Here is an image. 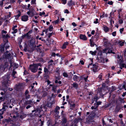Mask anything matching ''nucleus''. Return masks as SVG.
Instances as JSON below:
<instances>
[{"label": "nucleus", "instance_id": "nucleus-1", "mask_svg": "<svg viewBox=\"0 0 126 126\" xmlns=\"http://www.w3.org/2000/svg\"><path fill=\"white\" fill-rule=\"evenodd\" d=\"M10 78L9 75H5L3 77V79L1 81L2 87H8L11 84V81L9 80Z\"/></svg>", "mask_w": 126, "mask_h": 126}, {"label": "nucleus", "instance_id": "nucleus-2", "mask_svg": "<svg viewBox=\"0 0 126 126\" xmlns=\"http://www.w3.org/2000/svg\"><path fill=\"white\" fill-rule=\"evenodd\" d=\"M42 66L40 63H33L32 64L30 65L29 69L32 72L35 73L37 71L39 66L41 67Z\"/></svg>", "mask_w": 126, "mask_h": 126}, {"label": "nucleus", "instance_id": "nucleus-3", "mask_svg": "<svg viewBox=\"0 0 126 126\" xmlns=\"http://www.w3.org/2000/svg\"><path fill=\"white\" fill-rule=\"evenodd\" d=\"M10 47L9 45H7L3 43L0 45V53H2L5 52V48L6 50L8 49Z\"/></svg>", "mask_w": 126, "mask_h": 126}, {"label": "nucleus", "instance_id": "nucleus-4", "mask_svg": "<svg viewBox=\"0 0 126 126\" xmlns=\"http://www.w3.org/2000/svg\"><path fill=\"white\" fill-rule=\"evenodd\" d=\"M110 74L109 73L106 75V77H108V78L106 79L104 83H103L102 87H108V86H110V82L109 81V78H110Z\"/></svg>", "mask_w": 126, "mask_h": 126}, {"label": "nucleus", "instance_id": "nucleus-5", "mask_svg": "<svg viewBox=\"0 0 126 126\" xmlns=\"http://www.w3.org/2000/svg\"><path fill=\"white\" fill-rule=\"evenodd\" d=\"M31 9H30L29 8H28V9L29 11L27 12V14L29 16L31 15L30 14L31 13L32 14L31 16V17H32L35 15V14H34V11L35 12V11L33 7H32V8L31 7Z\"/></svg>", "mask_w": 126, "mask_h": 126}, {"label": "nucleus", "instance_id": "nucleus-6", "mask_svg": "<svg viewBox=\"0 0 126 126\" xmlns=\"http://www.w3.org/2000/svg\"><path fill=\"white\" fill-rule=\"evenodd\" d=\"M43 75V76L44 79L46 80H48L49 78V75L50 74V71L45 72Z\"/></svg>", "mask_w": 126, "mask_h": 126}, {"label": "nucleus", "instance_id": "nucleus-7", "mask_svg": "<svg viewBox=\"0 0 126 126\" xmlns=\"http://www.w3.org/2000/svg\"><path fill=\"white\" fill-rule=\"evenodd\" d=\"M3 43L7 45H9V44L8 41V38L5 37V34H2Z\"/></svg>", "mask_w": 126, "mask_h": 126}, {"label": "nucleus", "instance_id": "nucleus-8", "mask_svg": "<svg viewBox=\"0 0 126 126\" xmlns=\"http://www.w3.org/2000/svg\"><path fill=\"white\" fill-rule=\"evenodd\" d=\"M21 19L22 21H26L28 20V16L27 15H24L21 16Z\"/></svg>", "mask_w": 126, "mask_h": 126}, {"label": "nucleus", "instance_id": "nucleus-9", "mask_svg": "<svg viewBox=\"0 0 126 126\" xmlns=\"http://www.w3.org/2000/svg\"><path fill=\"white\" fill-rule=\"evenodd\" d=\"M55 100L53 99L51 102H48L46 105V106L48 107L51 108L52 107L53 104L55 103Z\"/></svg>", "mask_w": 126, "mask_h": 126}, {"label": "nucleus", "instance_id": "nucleus-10", "mask_svg": "<svg viewBox=\"0 0 126 126\" xmlns=\"http://www.w3.org/2000/svg\"><path fill=\"white\" fill-rule=\"evenodd\" d=\"M93 71L94 72L98 71L99 69H98V66L95 64H93Z\"/></svg>", "mask_w": 126, "mask_h": 126}, {"label": "nucleus", "instance_id": "nucleus-11", "mask_svg": "<svg viewBox=\"0 0 126 126\" xmlns=\"http://www.w3.org/2000/svg\"><path fill=\"white\" fill-rule=\"evenodd\" d=\"M3 57L4 59H9L11 57V54L9 53L8 54H6L5 53L3 55Z\"/></svg>", "mask_w": 126, "mask_h": 126}, {"label": "nucleus", "instance_id": "nucleus-12", "mask_svg": "<svg viewBox=\"0 0 126 126\" xmlns=\"http://www.w3.org/2000/svg\"><path fill=\"white\" fill-rule=\"evenodd\" d=\"M67 4L69 7L73 6L75 5V2L73 1L72 0H70L68 1L67 2Z\"/></svg>", "mask_w": 126, "mask_h": 126}, {"label": "nucleus", "instance_id": "nucleus-13", "mask_svg": "<svg viewBox=\"0 0 126 126\" xmlns=\"http://www.w3.org/2000/svg\"><path fill=\"white\" fill-rule=\"evenodd\" d=\"M79 37L80 39L84 41H86L87 40V38L85 35L80 34Z\"/></svg>", "mask_w": 126, "mask_h": 126}, {"label": "nucleus", "instance_id": "nucleus-14", "mask_svg": "<svg viewBox=\"0 0 126 126\" xmlns=\"http://www.w3.org/2000/svg\"><path fill=\"white\" fill-rule=\"evenodd\" d=\"M35 39L32 38L30 40V45L31 46L33 47L34 45L35 44Z\"/></svg>", "mask_w": 126, "mask_h": 126}, {"label": "nucleus", "instance_id": "nucleus-15", "mask_svg": "<svg viewBox=\"0 0 126 126\" xmlns=\"http://www.w3.org/2000/svg\"><path fill=\"white\" fill-rule=\"evenodd\" d=\"M41 111H40V110H36L34 113V115L35 116L37 115L39 117H41Z\"/></svg>", "mask_w": 126, "mask_h": 126}, {"label": "nucleus", "instance_id": "nucleus-16", "mask_svg": "<svg viewBox=\"0 0 126 126\" xmlns=\"http://www.w3.org/2000/svg\"><path fill=\"white\" fill-rule=\"evenodd\" d=\"M17 12L18 13V15L14 16L15 17L16 20H17L18 19L19 17L20 16L21 14V13L20 11L18 10Z\"/></svg>", "mask_w": 126, "mask_h": 126}, {"label": "nucleus", "instance_id": "nucleus-17", "mask_svg": "<svg viewBox=\"0 0 126 126\" xmlns=\"http://www.w3.org/2000/svg\"><path fill=\"white\" fill-rule=\"evenodd\" d=\"M68 42H64L63 44V45L62 47V49H64L66 47V46L68 45Z\"/></svg>", "mask_w": 126, "mask_h": 126}, {"label": "nucleus", "instance_id": "nucleus-18", "mask_svg": "<svg viewBox=\"0 0 126 126\" xmlns=\"http://www.w3.org/2000/svg\"><path fill=\"white\" fill-rule=\"evenodd\" d=\"M108 51L107 53V54L112 53L113 54H115V53L114 52H113V51L111 48L108 47Z\"/></svg>", "mask_w": 126, "mask_h": 126}, {"label": "nucleus", "instance_id": "nucleus-19", "mask_svg": "<svg viewBox=\"0 0 126 126\" xmlns=\"http://www.w3.org/2000/svg\"><path fill=\"white\" fill-rule=\"evenodd\" d=\"M16 74H17V73L14 70L13 71L11 74V75L12 77L14 78V79H15L16 78V76H15V75Z\"/></svg>", "mask_w": 126, "mask_h": 126}, {"label": "nucleus", "instance_id": "nucleus-20", "mask_svg": "<svg viewBox=\"0 0 126 126\" xmlns=\"http://www.w3.org/2000/svg\"><path fill=\"white\" fill-rule=\"evenodd\" d=\"M32 101L31 100H27L25 101V102L24 103V105H27L28 104H31Z\"/></svg>", "mask_w": 126, "mask_h": 126}, {"label": "nucleus", "instance_id": "nucleus-21", "mask_svg": "<svg viewBox=\"0 0 126 126\" xmlns=\"http://www.w3.org/2000/svg\"><path fill=\"white\" fill-rule=\"evenodd\" d=\"M103 29L104 31L105 32H108L109 30V28L106 26H104L103 27Z\"/></svg>", "mask_w": 126, "mask_h": 126}, {"label": "nucleus", "instance_id": "nucleus-22", "mask_svg": "<svg viewBox=\"0 0 126 126\" xmlns=\"http://www.w3.org/2000/svg\"><path fill=\"white\" fill-rule=\"evenodd\" d=\"M60 108L59 107L57 106L55 109L54 111L56 114H58L59 113L58 110H60Z\"/></svg>", "mask_w": 126, "mask_h": 126}, {"label": "nucleus", "instance_id": "nucleus-23", "mask_svg": "<svg viewBox=\"0 0 126 126\" xmlns=\"http://www.w3.org/2000/svg\"><path fill=\"white\" fill-rule=\"evenodd\" d=\"M104 46L105 47H107L108 45L110 44L109 43H108V40L104 41Z\"/></svg>", "mask_w": 126, "mask_h": 126}, {"label": "nucleus", "instance_id": "nucleus-24", "mask_svg": "<svg viewBox=\"0 0 126 126\" xmlns=\"http://www.w3.org/2000/svg\"><path fill=\"white\" fill-rule=\"evenodd\" d=\"M90 46L91 47H94L95 44L94 43L93 41L91 39H90Z\"/></svg>", "mask_w": 126, "mask_h": 126}, {"label": "nucleus", "instance_id": "nucleus-25", "mask_svg": "<svg viewBox=\"0 0 126 126\" xmlns=\"http://www.w3.org/2000/svg\"><path fill=\"white\" fill-rule=\"evenodd\" d=\"M89 53L90 54L92 55H96V51H90Z\"/></svg>", "mask_w": 126, "mask_h": 126}, {"label": "nucleus", "instance_id": "nucleus-26", "mask_svg": "<svg viewBox=\"0 0 126 126\" xmlns=\"http://www.w3.org/2000/svg\"><path fill=\"white\" fill-rule=\"evenodd\" d=\"M79 78V77L76 75H74L73 77V79L74 81H77V79Z\"/></svg>", "mask_w": 126, "mask_h": 126}, {"label": "nucleus", "instance_id": "nucleus-27", "mask_svg": "<svg viewBox=\"0 0 126 126\" xmlns=\"http://www.w3.org/2000/svg\"><path fill=\"white\" fill-rule=\"evenodd\" d=\"M25 35L27 38L28 39H29L31 38V35H29L28 32L25 34Z\"/></svg>", "mask_w": 126, "mask_h": 126}, {"label": "nucleus", "instance_id": "nucleus-28", "mask_svg": "<svg viewBox=\"0 0 126 126\" xmlns=\"http://www.w3.org/2000/svg\"><path fill=\"white\" fill-rule=\"evenodd\" d=\"M53 26L52 25H50L49 27L48 30L50 32H51L52 31L53 29Z\"/></svg>", "mask_w": 126, "mask_h": 126}, {"label": "nucleus", "instance_id": "nucleus-29", "mask_svg": "<svg viewBox=\"0 0 126 126\" xmlns=\"http://www.w3.org/2000/svg\"><path fill=\"white\" fill-rule=\"evenodd\" d=\"M107 47L105 48V49H102V51L103 53H106L107 54V50L108 49V47Z\"/></svg>", "mask_w": 126, "mask_h": 126}, {"label": "nucleus", "instance_id": "nucleus-30", "mask_svg": "<svg viewBox=\"0 0 126 126\" xmlns=\"http://www.w3.org/2000/svg\"><path fill=\"white\" fill-rule=\"evenodd\" d=\"M8 66V63L5 62L4 63V64L3 65V67L4 68H7Z\"/></svg>", "mask_w": 126, "mask_h": 126}, {"label": "nucleus", "instance_id": "nucleus-31", "mask_svg": "<svg viewBox=\"0 0 126 126\" xmlns=\"http://www.w3.org/2000/svg\"><path fill=\"white\" fill-rule=\"evenodd\" d=\"M98 97L97 96H95L93 99H92V100L94 101H95V102H97V101L98 100Z\"/></svg>", "mask_w": 126, "mask_h": 126}, {"label": "nucleus", "instance_id": "nucleus-32", "mask_svg": "<svg viewBox=\"0 0 126 126\" xmlns=\"http://www.w3.org/2000/svg\"><path fill=\"white\" fill-rule=\"evenodd\" d=\"M95 106H92L91 107V109H95L96 110L97 109V108L98 107V106H97L96 104H95Z\"/></svg>", "mask_w": 126, "mask_h": 126}, {"label": "nucleus", "instance_id": "nucleus-33", "mask_svg": "<svg viewBox=\"0 0 126 126\" xmlns=\"http://www.w3.org/2000/svg\"><path fill=\"white\" fill-rule=\"evenodd\" d=\"M102 73H101L100 74L98 77V78L99 79L101 80H102Z\"/></svg>", "mask_w": 126, "mask_h": 126}, {"label": "nucleus", "instance_id": "nucleus-34", "mask_svg": "<svg viewBox=\"0 0 126 126\" xmlns=\"http://www.w3.org/2000/svg\"><path fill=\"white\" fill-rule=\"evenodd\" d=\"M63 75L64 77H67L68 75L66 73L64 72L63 73Z\"/></svg>", "mask_w": 126, "mask_h": 126}, {"label": "nucleus", "instance_id": "nucleus-35", "mask_svg": "<svg viewBox=\"0 0 126 126\" xmlns=\"http://www.w3.org/2000/svg\"><path fill=\"white\" fill-rule=\"evenodd\" d=\"M103 52L101 50H100L98 53V55L101 56L102 55Z\"/></svg>", "mask_w": 126, "mask_h": 126}, {"label": "nucleus", "instance_id": "nucleus-36", "mask_svg": "<svg viewBox=\"0 0 126 126\" xmlns=\"http://www.w3.org/2000/svg\"><path fill=\"white\" fill-rule=\"evenodd\" d=\"M12 30L13 31L12 32V33L13 34H15L17 32V29H14Z\"/></svg>", "mask_w": 126, "mask_h": 126}, {"label": "nucleus", "instance_id": "nucleus-37", "mask_svg": "<svg viewBox=\"0 0 126 126\" xmlns=\"http://www.w3.org/2000/svg\"><path fill=\"white\" fill-rule=\"evenodd\" d=\"M56 56V54L54 52H52L51 54V56L52 57H55Z\"/></svg>", "mask_w": 126, "mask_h": 126}, {"label": "nucleus", "instance_id": "nucleus-38", "mask_svg": "<svg viewBox=\"0 0 126 126\" xmlns=\"http://www.w3.org/2000/svg\"><path fill=\"white\" fill-rule=\"evenodd\" d=\"M62 3L64 4H65L67 3L66 0H61Z\"/></svg>", "mask_w": 126, "mask_h": 126}, {"label": "nucleus", "instance_id": "nucleus-39", "mask_svg": "<svg viewBox=\"0 0 126 126\" xmlns=\"http://www.w3.org/2000/svg\"><path fill=\"white\" fill-rule=\"evenodd\" d=\"M98 19L97 18H96L95 19V21H94V23L95 24H97L98 23Z\"/></svg>", "mask_w": 126, "mask_h": 126}, {"label": "nucleus", "instance_id": "nucleus-40", "mask_svg": "<svg viewBox=\"0 0 126 126\" xmlns=\"http://www.w3.org/2000/svg\"><path fill=\"white\" fill-rule=\"evenodd\" d=\"M56 80L55 82V83H57L58 82V80L59 79V78L57 77H56Z\"/></svg>", "mask_w": 126, "mask_h": 126}, {"label": "nucleus", "instance_id": "nucleus-41", "mask_svg": "<svg viewBox=\"0 0 126 126\" xmlns=\"http://www.w3.org/2000/svg\"><path fill=\"white\" fill-rule=\"evenodd\" d=\"M49 71L48 70V69L47 68L45 67H44V72H47Z\"/></svg>", "mask_w": 126, "mask_h": 126}, {"label": "nucleus", "instance_id": "nucleus-42", "mask_svg": "<svg viewBox=\"0 0 126 126\" xmlns=\"http://www.w3.org/2000/svg\"><path fill=\"white\" fill-rule=\"evenodd\" d=\"M100 59L101 60V62H102V63H104L105 60L104 58L102 57H100Z\"/></svg>", "mask_w": 126, "mask_h": 126}, {"label": "nucleus", "instance_id": "nucleus-43", "mask_svg": "<svg viewBox=\"0 0 126 126\" xmlns=\"http://www.w3.org/2000/svg\"><path fill=\"white\" fill-rule=\"evenodd\" d=\"M67 121L66 119L65 118H64L63 119L62 121V122L64 124L66 123Z\"/></svg>", "mask_w": 126, "mask_h": 126}, {"label": "nucleus", "instance_id": "nucleus-44", "mask_svg": "<svg viewBox=\"0 0 126 126\" xmlns=\"http://www.w3.org/2000/svg\"><path fill=\"white\" fill-rule=\"evenodd\" d=\"M120 45L121 46H123L124 44V42H121V41H120L119 42Z\"/></svg>", "mask_w": 126, "mask_h": 126}, {"label": "nucleus", "instance_id": "nucleus-45", "mask_svg": "<svg viewBox=\"0 0 126 126\" xmlns=\"http://www.w3.org/2000/svg\"><path fill=\"white\" fill-rule=\"evenodd\" d=\"M64 13H65L68 14L70 12L67 9H66L64 10Z\"/></svg>", "mask_w": 126, "mask_h": 126}, {"label": "nucleus", "instance_id": "nucleus-46", "mask_svg": "<svg viewBox=\"0 0 126 126\" xmlns=\"http://www.w3.org/2000/svg\"><path fill=\"white\" fill-rule=\"evenodd\" d=\"M73 87H78V84L76 82H74L73 84Z\"/></svg>", "mask_w": 126, "mask_h": 126}, {"label": "nucleus", "instance_id": "nucleus-47", "mask_svg": "<svg viewBox=\"0 0 126 126\" xmlns=\"http://www.w3.org/2000/svg\"><path fill=\"white\" fill-rule=\"evenodd\" d=\"M124 28H122L120 29V32L121 34H122V32L124 31Z\"/></svg>", "mask_w": 126, "mask_h": 126}, {"label": "nucleus", "instance_id": "nucleus-48", "mask_svg": "<svg viewBox=\"0 0 126 126\" xmlns=\"http://www.w3.org/2000/svg\"><path fill=\"white\" fill-rule=\"evenodd\" d=\"M114 21L112 19H111L110 20V25H111L112 26V24H114Z\"/></svg>", "mask_w": 126, "mask_h": 126}, {"label": "nucleus", "instance_id": "nucleus-49", "mask_svg": "<svg viewBox=\"0 0 126 126\" xmlns=\"http://www.w3.org/2000/svg\"><path fill=\"white\" fill-rule=\"evenodd\" d=\"M107 3L108 4L110 5H112L113 4V2L112 1H109Z\"/></svg>", "mask_w": 126, "mask_h": 126}, {"label": "nucleus", "instance_id": "nucleus-50", "mask_svg": "<svg viewBox=\"0 0 126 126\" xmlns=\"http://www.w3.org/2000/svg\"><path fill=\"white\" fill-rule=\"evenodd\" d=\"M45 13L44 12H43L42 13L40 12L39 13V15L40 16H42L43 15H45Z\"/></svg>", "mask_w": 126, "mask_h": 126}, {"label": "nucleus", "instance_id": "nucleus-51", "mask_svg": "<svg viewBox=\"0 0 126 126\" xmlns=\"http://www.w3.org/2000/svg\"><path fill=\"white\" fill-rule=\"evenodd\" d=\"M53 34V32L51 33H50L48 34V38H50L51 36H52V34Z\"/></svg>", "mask_w": 126, "mask_h": 126}, {"label": "nucleus", "instance_id": "nucleus-52", "mask_svg": "<svg viewBox=\"0 0 126 126\" xmlns=\"http://www.w3.org/2000/svg\"><path fill=\"white\" fill-rule=\"evenodd\" d=\"M88 77V76H87L86 77H84L83 78L85 82H87Z\"/></svg>", "mask_w": 126, "mask_h": 126}, {"label": "nucleus", "instance_id": "nucleus-53", "mask_svg": "<svg viewBox=\"0 0 126 126\" xmlns=\"http://www.w3.org/2000/svg\"><path fill=\"white\" fill-rule=\"evenodd\" d=\"M36 0H32L31 1V4H34Z\"/></svg>", "mask_w": 126, "mask_h": 126}, {"label": "nucleus", "instance_id": "nucleus-54", "mask_svg": "<svg viewBox=\"0 0 126 126\" xmlns=\"http://www.w3.org/2000/svg\"><path fill=\"white\" fill-rule=\"evenodd\" d=\"M112 35L113 36H115L116 35V32L115 31L114 32H113L112 33Z\"/></svg>", "mask_w": 126, "mask_h": 126}, {"label": "nucleus", "instance_id": "nucleus-55", "mask_svg": "<svg viewBox=\"0 0 126 126\" xmlns=\"http://www.w3.org/2000/svg\"><path fill=\"white\" fill-rule=\"evenodd\" d=\"M119 22L120 24H122L123 23V21L121 19H120L119 20Z\"/></svg>", "mask_w": 126, "mask_h": 126}, {"label": "nucleus", "instance_id": "nucleus-56", "mask_svg": "<svg viewBox=\"0 0 126 126\" xmlns=\"http://www.w3.org/2000/svg\"><path fill=\"white\" fill-rule=\"evenodd\" d=\"M1 33L2 34H3V33L6 34L7 33V32L6 31L3 30L2 31Z\"/></svg>", "mask_w": 126, "mask_h": 126}, {"label": "nucleus", "instance_id": "nucleus-57", "mask_svg": "<svg viewBox=\"0 0 126 126\" xmlns=\"http://www.w3.org/2000/svg\"><path fill=\"white\" fill-rule=\"evenodd\" d=\"M101 102H100V101L97 102V103H96V105L97 106H98V105L101 104Z\"/></svg>", "mask_w": 126, "mask_h": 126}, {"label": "nucleus", "instance_id": "nucleus-58", "mask_svg": "<svg viewBox=\"0 0 126 126\" xmlns=\"http://www.w3.org/2000/svg\"><path fill=\"white\" fill-rule=\"evenodd\" d=\"M105 14V13L104 12H103V14L102 15L100 16V17L101 18H103L104 17V14Z\"/></svg>", "mask_w": 126, "mask_h": 126}, {"label": "nucleus", "instance_id": "nucleus-59", "mask_svg": "<svg viewBox=\"0 0 126 126\" xmlns=\"http://www.w3.org/2000/svg\"><path fill=\"white\" fill-rule=\"evenodd\" d=\"M72 25L74 27H76L77 26V25L74 22H73L72 23Z\"/></svg>", "mask_w": 126, "mask_h": 126}, {"label": "nucleus", "instance_id": "nucleus-60", "mask_svg": "<svg viewBox=\"0 0 126 126\" xmlns=\"http://www.w3.org/2000/svg\"><path fill=\"white\" fill-rule=\"evenodd\" d=\"M12 7L11 5H9L8 7H5V8L6 9H9L10 8H11Z\"/></svg>", "mask_w": 126, "mask_h": 126}, {"label": "nucleus", "instance_id": "nucleus-61", "mask_svg": "<svg viewBox=\"0 0 126 126\" xmlns=\"http://www.w3.org/2000/svg\"><path fill=\"white\" fill-rule=\"evenodd\" d=\"M25 96L26 98L27 99H28L30 97V96L29 94L26 95Z\"/></svg>", "mask_w": 126, "mask_h": 126}, {"label": "nucleus", "instance_id": "nucleus-62", "mask_svg": "<svg viewBox=\"0 0 126 126\" xmlns=\"http://www.w3.org/2000/svg\"><path fill=\"white\" fill-rule=\"evenodd\" d=\"M54 22H55V24H58V23L59 22V20L58 19L56 20Z\"/></svg>", "mask_w": 126, "mask_h": 126}, {"label": "nucleus", "instance_id": "nucleus-63", "mask_svg": "<svg viewBox=\"0 0 126 126\" xmlns=\"http://www.w3.org/2000/svg\"><path fill=\"white\" fill-rule=\"evenodd\" d=\"M80 62L82 65H83L84 64V62L83 60L80 61Z\"/></svg>", "mask_w": 126, "mask_h": 126}, {"label": "nucleus", "instance_id": "nucleus-64", "mask_svg": "<svg viewBox=\"0 0 126 126\" xmlns=\"http://www.w3.org/2000/svg\"><path fill=\"white\" fill-rule=\"evenodd\" d=\"M17 27V25H13V27L12 28V29L14 30L15 29V28H16Z\"/></svg>", "mask_w": 126, "mask_h": 126}]
</instances>
